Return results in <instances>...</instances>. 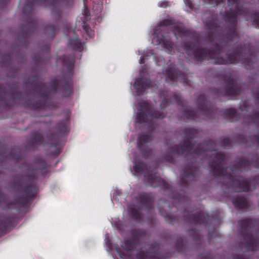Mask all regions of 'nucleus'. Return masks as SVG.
Here are the masks:
<instances>
[{"label": "nucleus", "instance_id": "obj_5", "mask_svg": "<svg viewBox=\"0 0 259 259\" xmlns=\"http://www.w3.org/2000/svg\"><path fill=\"white\" fill-rule=\"evenodd\" d=\"M147 117L148 118H151L152 117H155V118H161V117H162V116L161 115H147L146 114V115Z\"/></svg>", "mask_w": 259, "mask_h": 259}, {"label": "nucleus", "instance_id": "obj_6", "mask_svg": "<svg viewBox=\"0 0 259 259\" xmlns=\"http://www.w3.org/2000/svg\"><path fill=\"white\" fill-rule=\"evenodd\" d=\"M185 4L188 6L189 8H192V4L190 2H189L188 0H184Z\"/></svg>", "mask_w": 259, "mask_h": 259}, {"label": "nucleus", "instance_id": "obj_2", "mask_svg": "<svg viewBox=\"0 0 259 259\" xmlns=\"http://www.w3.org/2000/svg\"><path fill=\"white\" fill-rule=\"evenodd\" d=\"M205 53L206 51L205 50H200L197 51L196 55L198 57V59H203L206 58V57L204 56Z\"/></svg>", "mask_w": 259, "mask_h": 259}, {"label": "nucleus", "instance_id": "obj_14", "mask_svg": "<svg viewBox=\"0 0 259 259\" xmlns=\"http://www.w3.org/2000/svg\"><path fill=\"white\" fill-rule=\"evenodd\" d=\"M77 43L78 44L80 45V41H79V40H77Z\"/></svg>", "mask_w": 259, "mask_h": 259}, {"label": "nucleus", "instance_id": "obj_13", "mask_svg": "<svg viewBox=\"0 0 259 259\" xmlns=\"http://www.w3.org/2000/svg\"><path fill=\"white\" fill-rule=\"evenodd\" d=\"M229 3H231L232 2V0H229ZM232 1L236 2V0H232Z\"/></svg>", "mask_w": 259, "mask_h": 259}, {"label": "nucleus", "instance_id": "obj_15", "mask_svg": "<svg viewBox=\"0 0 259 259\" xmlns=\"http://www.w3.org/2000/svg\"><path fill=\"white\" fill-rule=\"evenodd\" d=\"M175 35H176V34H177L176 30H175Z\"/></svg>", "mask_w": 259, "mask_h": 259}, {"label": "nucleus", "instance_id": "obj_9", "mask_svg": "<svg viewBox=\"0 0 259 259\" xmlns=\"http://www.w3.org/2000/svg\"><path fill=\"white\" fill-rule=\"evenodd\" d=\"M256 21H259V20H258V19H254V20H253V23H254V25H255V24H256V25H258V27H259L258 23H256Z\"/></svg>", "mask_w": 259, "mask_h": 259}, {"label": "nucleus", "instance_id": "obj_8", "mask_svg": "<svg viewBox=\"0 0 259 259\" xmlns=\"http://www.w3.org/2000/svg\"><path fill=\"white\" fill-rule=\"evenodd\" d=\"M142 141L145 143V142H147V141L145 140V138L143 137V138H141V139L139 141V142L141 143Z\"/></svg>", "mask_w": 259, "mask_h": 259}, {"label": "nucleus", "instance_id": "obj_7", "mask_svg": "<svg viewBox=\"0 0 259 259\" xmlns=\"http://www.w3.org/2000/svg\"><path fill=\"white\" fill-rule=\"evenodd\" d=\"M138 117H139V119L140 121H146V120L144 119V118H143L141 116V113L139 114Z\"/></svg>", "mask_w": 259, "mask_h": 259}, {"label": "nucleus", "instance_id": "obj_16", "mask_svg": "<svg viewBox=\"0 0 259 259\" xmlns=\"http://www.w3.org/2000/svg\"><path fill=\"white\" fill-rule=\"evenodd\" d=\"M235 13H238L239 14V12H236Z\"/></svg>", "mask_w": 259, "mask_h": 259}, {"label": "nucleus", "instance_id": "obj_10", "mask_svg": "<svg viewBox=\"0 0 259 259\" xmlns=\"http://www.w3.org/2000/svg\"><path fill=\"white\" fill-rule=\"evenodd\" d=\"M140 61V63H141V64H142V63H143L144 62V56H142V57L140 58V61Z\"/></svg>", "mask_w": 259, "mask_h": 259}, {"label": "nucleus", "instance_id": "obj_1", "mask_svg": "<svg viewBox=\"0 0 259 259\" xmlns=\"http://www.w3.org/2000/svg\"><path fill=\"white\" fill-rule=\"evenodd\" d=\"M135 88L137 89L138 92L140 94L143 92L144 89L146 88L144 83L142 81L141 84H140V81L136 80L134 84Z\"/></svg>", "mask_w": 259, "mask_h": 259}, {"label": "nucleus", "instance_id": "obj_3", "mask_svg": "<svg viewBox=\"0 0 259 259\" xmlns=\"http://www.w3.org/2000/svg\"><path fill=\"white\" fill-rule=\"evenodd\" d=\"M204 3L210 4V5H217L218 0H204Z\"/></svg>", "mask_w": 259, "mask_h": 259}, {"label": "nucleus", "instance_id": "obj_11", "mask_svg": "<svg viewBox=\"0 0 259 259\" xmlns=\"http://www.w3.org/2000/svg\"><path fill=\"white\" fill-rule=\"evenodd\" d=\"M164 46L166 48H168V47H171V44L169 43V42H168V44L167 45L166 44H164Z\"/></svg>", "mask_w": 259, "mask_h": 259}, {"label": "nucleus", "instance_id": "obj_4", "mask_svg": "<svg viewBox=\"0 0 259 259\" xmlns=\"http://www.w3.org/2000/svg\"><path fill=\"white\" fill-rule=\"evenodd\" d=\"M159 6L165 8L168 6V3L167 2H161L159 3Z\"/></svg>", "mask_w": 259, "mask_h": 259}, {"label": "nucleus", "instance_id": "obj_12", "mask_svg": "<svg viewBox=\"0 0 259 259\" xmlns=\"http://www.w3.org/2000/svg\"><path fill=\"white\" fill-rule=\"evenodd\" d=\"M181 31H182L181 28H180V26H179V27H178V30H177V31L178 32H181Z\"/></svg>", "mask_w": 259, "mask_h": 259}]
</instances>
